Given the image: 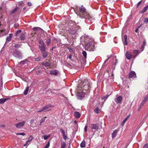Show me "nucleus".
<instances>
[{
  "label": "nucleus",
  "instance_id": "obj_3",
  "mask_svg": "<svg viewBox=\"0 0 148 148\" xmlns=\"http://www.w3.org/2000/svg\"><path fill=\"white\" fill-rule=\"evenodd\" d=\"M81 17L82 18L87 19L89 20L90 21H91V22H92V18L90 16L88 12H85L84 14H82Z\"/></svg>",
  "mask_w": 148,
  "mask_h": 148
},
{
  "label": "nucleus",
  "instance_id": "obj_41",
  "mask_svg": "<svg viewBox=\"0 0 148 148\" xmlns=\"http://www.w3.org/2000/svg\"><path fill=\"white\" fill-rule=\"evenodd\" d=\"M50 136V135H45L44 136V139L45 140H46Z\"/></svg>",
  "mask_w": 148,
  "mask_h": 148
},
{
  "label": "nucleus",
  "instance_id": "obj_11",
  "mask_svg": "<svg viewBox=\"0 0 148 148\" xmlns=\"http://www.w3.org/2000/svg\"><path fill=\"white\" fill-rule=\"evenodd\" d=\"M51 107V106L50 105H47L45 106L42 108V109L43 111L45 112L51 110V109L46 110L47 109Z\"/></svg>",
  "mask_w": 148,
  "mask_h": 148
},
{
  "label": "nucleus",
  "instance_id": "obj_36",
  "mask_svg": "<svg viewBox=\"0 0 148 148\" xmlns=\"http://www.w3.org/2000/svg\"><path fill=\"white\" fill-rule=\"evenodd\" d=\"M33 137L31 136H29V138H28V140H27V141L28 142H30L33 139Z\"/></svg>",
  "mask_w": 148,
  "mask_h": 148
},
{
  "label": "nucleus",
  "instance_id": "obj_59",
  "mask_svg": "<svg viewBox=\"0 0 148 148\" xmlns=\"http://www.w3.org/2000/svg\"><path fill=\"white\" fill-rule=\"evenodd\" d=\"M130 116V114H129V115H128L127 117H126L125 118V119H126V120H127V119L129 118Z\"/></svg>",
  "mask_w": 148,
  "mask_h": 148
},
{
  "label": "nucleus",
  "instance_id": "obj_5",
  "mask_svg": "<svg viewBox=\"0 0 148 148\" xmlns=\"http://www.w3.org/2000/svg\"><path fill=\"white\" fill-rule=\"evenodd\" d=\"M39 47L41 51L45 50L44 42L42 39H41L40 40Z\"/></svg>",
  "mask_w": 148,
  "mask_h": 148
},
{
  "label": "nucleus",
  "instance_id": "obj_25",
  "mask_svg": "<svg viewBox=\"0 0 148 148\" xmlns=\"http://www.w3.org/2000/svg\"><path fill=\"white\" fill-rule=\"evenodd\" d=\"M148 101V94L145 95L142 101L145 103Z\"/></svg>",
  "mask_w": 148,
  "mask_h": 148
},
{
  "label": "nucleus",
  "instance_id": "obj_37",
  "mask_svg": "<svg viewBox=\"0 0 148 148\" xmlns=\"http://www.w3.org/2000/svg\"><path fill=\"white\" fill-rule=\"evenodd\" d=\"M18 9V7H16L12 11L11 13L13 14L15 12L17 11Z\"/></svg>",
  "mask_w": 148,
  "mask_h": 148
},
{
  "label": "nucleus",
  "instance_id": "obj_15",
  "mask_svg": "<svg viewBox=\"0 0 148 148\" xmlns=\"http://www.w3.org/2000/svg\"><path fill=\"white\" fill-rule=\"evenodd\" d=\"M79 11L82 13H85L86 10V8L83 5H82L81 7L79 8Z\"/></svg>",
  "mask_w": 148,
  "mask_h": 148
},
{
  "label": "nucleus",
  "instance_id": "obj_24",
  "mask_svg": "<svg viewBox=\"0 0 148 148\" xmlns=\"http://www.w3.org/2000/svg\"><path fill=\"white\" fill-rule=\"evenodd\" d=\"M148 9V5L146 6L141 11L140 13H144Z\"/></svg>",
  "mask_w": 148,
  "mask_h": 148
},
{
  "label": "nucleus",
  "instance_id": "obj_10",
  "mask_svg": "<svg viewBox=\"0 0 148 148\" xmlns=\"http://www.w3.org/2000/svg\"><path fill=\"white\" fill-rule=\"evenodd\" d=\"M60 131L62 133L63 138L64 140H66L67 138V136L65 134V132L64 131L62 128L60 129Z\"/></svg>",
  "mask_w": 148,
  "mask_h": 148
},
{
  "label": "nucleus",
  "instance_id": "obj_45",
  "mask_svg": "<svg viewBox=\"0 0 148 148\" xmlns=\"http://www.w3.org/2000/svg\"><path fill=\"white\" fill-rule=\"evenodd\" d=\"M50 146V143L49 142L47 144L46 146L44 148H48Z\"/></svg>",
  "mask_w": 148,
  "mask_h": 148
},
{
  "label": "nucleus",
  "instance_id": "obj_23",
  "mask_svg": "<svg viewBox=\"0 0 148 148\" xmlns=\"http://www.w3.org/2000/svg\"><path fill=\"white\" fill-rule=\"evenodd\" d=\"M146 43V40L145 39H144V41H143V44L141 48V50H142V51H143L144 49L145 48V45Z\"/></svg>",
  "mask_w": 148,
  "mask_h": 148
},
{
  "label": "nucleus",
  "instance_id": "obj_50",
  "mask_svg": "<svg viewBox=\"0 0 148 148\" xmlns=\"http://www.w3.org/2000/svg\"><path fill=\"white\" fill-rule=\"evenodd\" d=\"M143 148H148V144H145L143 147Z\"/></svg>",
  "mask_w": 148,
  "mask_h": 148
},
{
  "label": "nucleus",
  "instance_id": "obj_2",
  "mask_svg": "<svg viewBox=\"0 0 148 148\" xmlns=\"http://www.w3.org/2000/svg\"><path fill=\"white\" fill-rule=\"evenodd\" d=\"M123 97L121 95L118 96V95H116V97L114 99L115 103L117 104H121L123 101Z\"/></svg>",
  "mask_w": 148,
  "mask_h": 148
},
{
  "label": "nucleus",
  "instance_id": "obj_32",
  "mask_svg": "<svg viewBox=\"0 0 148 148\" xmlns=\"http://www.w3.org/2000/svg\"><path fill=\"white\" fill-rule=\"evenodd\" d=\"M28 62V61L27 59H26L24 60H23L21 61L20 62V63L21 64H24L26 63H27Z\"/></svg>",
  "mask_w": 148,
  "mask_h": 148
},
{
  "label": "nucleus",
  "instance_id": "obj_54",
  "mask_svg": "<svg viewBox=\"0 0 148 148\" xmlns=\"http://www.w3.org/2000/svg\"><path fill=\"white\" fill-rule=\"evenodd\" d=\"M40 59H41V58L39 57V58H38L35 59V60L36 61H38L40 60Z\"/></svg>",
  "mask_w": 148,
  "mask_h": 148
},
{
  "label": "nucleus",
  "instance_id": "obj_49",
  "mask_svg": "<svg viewBox=\"0 0 148 148\" xmlns=\"http://www.w3.org/2000/svg\"><path fill=\"white\" fill-rule=\"evenodd\" d=\"M19 26V25L18 23H15L14 24V27L15 28H17Z\"/></svg>",
  "mask_w": 148,
  "mask_h": 148
},
{
  "label": "nucleus",
  "instance_id": "obj_56",
  "mask_svg": "<svg viewBox=\"0 0 148 148\" xmlns=\"http://www.w3.org/2000/svg\"><path fill=\"white\" fill-rule=\"evenodd\" d=\"M109 58H107L105 61L104 62V64H106V63L109 60Z\"/></svg>",
  "mask_w": 148,
  "mask_h": 148
},
{
  "label": "nucleus",
  "instance_id": "obj_48",
  "mask_svg": "<svg viewBox=\"0 0 148 148\" xmlns=\"http://www.w3.org/2000/svg\"><path fill=\"white\" fill-rule=\"evenodd\" d=\"M142 3L141 1H140L138 3L137 5V7L138 8V7L141 4V3Z\"/></svg>",
  "mask_w": 148,
  "mask_h": 148
},
{
  "label": "nucleus",
  "instance_id": "obj_4",
  "mask_svg": "<svg viewBox=\"0 0 148 148\" xmlns=\"http://www.w3.org/2000/svg\"><path fill=\"white\" fill-rule=\"evenodd\" d=\"M13 55L14 56L17 58L21 59L22 55L21 52L18 50H15L14 52Z\"/></svg>",
  "mask_w": 148,
  "mask_h": 148
},
{
  "label": "nucleus",
  "instance_id": "obj_58",
  "mask_svg": "<svg viewBox=\"0 0 148 148\" xmlns=\"http://www.w3.org/2000/svg\"><path fill=\"white\" fill-rule=\"evenodd\" d=\"M43 111V110L42 109V108L41 109H40V110H38L37 112H42Z\"/></svg>",
  "mask_w": 148,
  "mask_h": 148
},
{
  "label": "nucleus",
  "instance_id": "obj_1",
  "mask_svg": "<svg viewBox=\"0 0 148 148\" xmlns=\"http://www.w3.org/2000/svg\"><path fill=\"white\" fill-rule=\"evenodd\" d=\"M79 86V89L81 90L82 92L78 93L77 96L78 99L81 100L84 97L86 93L89 92L91 86L89 81L87 79H85Z\"/></svg>",
  "mask_w": 148,
  "mask_h": 148
},
{
  "label": "nucleus",
  "instance_id": "obj_34",
  "mask_svg": "<svg viewBox=\"0 0 148 148\" xmlns=\"http://www.w3.org/2000/svg\"><path fill=\"white\" fill-rule=\"evenodd\" d=\"M66 146V143L65 142H63L61 143V148H64Z\"/></svg>",
  "mask_w": 148,
  "mask_h": 148
},
{
  "label": "nucleus",
  "instance_id": "obj_27",
  "mask_svg": "<svg viewBox=\"0 0 148 148\" xmlns=\"http://www.w3.org/2000/svg\"><path fill=\"white\" fill-rule=\"evenodd\" d=\"M8 99V98L1 99H0V104L4 103Z\"/></svg>",
  "mask_w": 148,
  "mask_h": 148
},
{
  "label": "nucleus",
  "instance_id": "obj_60",
  "mask_svg": "<svg viewBox=\"0 0 148 148\" xmlns=\"http://www.w3.org/2000/svg\"><path fill=\"white\" fill-rule=\"evenodd\" d=\"M84 130L85 132L87 131V126H86L84 128Z\"/></svg>",
  "mask_w": 148,
  "mask_h": 148
},
{
  "label": "nucleus",
  "instance_id": "obj_16",
  "mask_svg": "<svg viewBox=\"0 0 148 148\" xmlns=\"http://www.w3.org/2000/svg\"><path fill=\"white\" fill-rule=\"evenodd\" d=\"M42 64L45 67H49L51 66V63L49 61L48 62L42 63Z\"/></svg>",
  "mask_w": 148,
  "mask_h": 148
},
{
  "label": "nucleus",
  "instance_id": "obj_9",
  "mask_svg": "<svg viewBox=\"0 0 148 148\" xmlns=\"http://www.w3.org/2000/svg\"><path fill=\"white\" fill-rule=\"evenodd\" d=\"M122 41L124 45H128L127 42V36L126 35H125L122 38Z\"/></svg>",
  "mask_w": 148,
  "mask_h": 148
},
{
  "label": "nucleus",
  "instance_id": "obj_51",
  "mask_svg": "<svg viewBox=\"0 0 148 148\" xmlns=\"http://www.w3.org/2000/svg\"><path fill=\"white\" fill-rule=\"evenodd\" d=\"M68 49L70 52H73V50L72 49L68 47Z\"/></svg>",
  "mask_w": 148,
  "mask_h": 148
},
{
  "label": "nucleus",
  "instance_id": "obj_22",
  "mask_svg": "<svg viewBox=\"0 0 148 148\" xmlns=\"http://www.w3.org/2000/svg\"><path fill=\"white\" fill-rule=\"evenodd\" d=\"M139 52V50H134L133 51V53L134 55V57L133 58H135L137 56L138 54V52Z\"/></svg>",
  "mask_w": 148,
  "mask_h": 148
},
{
  "label": "nucleus",
  "instance_id": "obj_35",
  "mask_svg": "<svg viewBox=\"0 0 148 148\" xmlns=\"http://www.w3.org/2000/svg\"><path fill=\"white\" fill-rule=\"evenodd\" d=\"M51 39L50 38L48 39L46 41L47 45L48 46L51 42Z\"/></svg>",
  "mask_w": 148,
  "mask_h": 148
},
{
  "label": "nucleus",
  "instance_id": "obj_39",
  "mask_svg": "<svg viewBox=\"0 0 148 148\" xmlns=\"http://www.w3.org/2000/svg\"><path fill=\"white\" fill-rule=\"evenodd\" d=\"M34 31H39L41 29L39 27H34L33 28Z\"/></svg>",
  "mask_w": 148,
  "mask_h": 148
},
{
  "label": "nucleus",
  "instance_id": "obj_12",
  "mask_svg": "<svg viewBox=\"0 0 148 148\" xmlns=\"http://www.w3.org/2000/svg\"><path fill=\"white\" fill-rule=\"evenodd\" d=\"M49 73L51 75H56L58 74V71L56 70H51L50 71Z\"/></svg>",
  "mask_w": 148,
  "mask_h": 148
},
{
  "label": "nucleus",
  "instance_id": "obj_20",
  "mask_svg": "<svg viewBox=\"0 0 148 148\" xmlns=\"http://www.w3.org/2000/svg\"><path fill=\"white\" fill-rule=\"evenodd\" d=\"M19 38L21 40H24L25 39V33H21L19 36Z\"/></svg>",
  "mask_w": 148,
  "mask_h": 148
},
{
  "label": "nucleus",
  "instance_id": "obj_29",
  "mask_svg": "<svg viewBox=\"0 0 148 148\" xmlns=\"http://www.w3.org/2000/svg\"><path fill=\"white\" fill-rule=\"evenodd\" d=\"M99 127L98 124H93V129L97 130L99 129Z\"/></svg>",
  "mask_w": 148,
  "mask_h": 148
},
{
  "label": "nucleus",
  "instance_id": "obj_26",
  "mask_svg": "<svg viewBox=\"0 0 148 148\" xmlns=\"http://www.w3.org/2000/svg\"><path fill=\"white\" fill-rule=\"evenodd\" d=\"M86 145V143L84 140H83L80 144V146L81 148L85 147Z\"/></svg>",
  "mask_w": 148,
  "mask_h": 148
},
{
  "label": "nucleus",
  "instance_id": "obj_14",
  "mask_svg": "<svg viewBox=\"0 0 148 148\" xmlns=\"http://www.w3.org/2000/svg\"><path fill=\"white\" fill-rule=\"evenodd\" d=\"M99 106V104L97 105L95 107V109L94 110V112L97 114H99L100 113V110L99 108H98V106Z\"/></svg>",
  "mask_w": 148,
  "mask_h": 148
},
{
  "label": "nucleus",
  "instance_id": "obj_31",
  "mask_svg": "<svg viewBox=\"0 0 148 148\" xmlns=\"http://www.w3.org/2000/svg\"><path fill=\"white\" fill-rule=\"evenodd\" d=\"M29 89V87H27L25 89V90L24 92V95H26L27 94L28 92V91Z\"/></svg>",
  "mask_w": 148,
  "mask_h": 148
},
{
  "label": "nucleus",
  "instance_id": "obj_17",
  "mask_svg": "<svg viewBox=\"0 0 148 148\" xmlns=\"http://www.w3.org/2000/svg\"><path fill=\"white\" fill-rule=\"evenodd\" d=\"M74 115L75 117L77 119H78L81 116L80 114L77 112H75Z\"/></svg>",
  "mask_w": 148,
  "mask_h": 148
},
{
  "label": "nucleus",
  "instance_id": "obj_42",
  "mask_svg": "<svg viewBox=\"0 0 148 148\" xmlns=\"http://www.w3.org/2000/svg\"><path fill=\"white\" fill-rule=\"evenodd\" d=\"M21 45L15 44L14 47L16 48H19L21 47Z\"/></svg>",
  "mask_w": 148,
  "mask_h": 148
},
{
  "label": "nucleus",
  "instance_id": "obj_55",
  "mask_svg": "<svg viewBox=\"0 0 148 148\" xmlns=\"http://www.w3.org/2000/svg\"><path fill=\"white\" fill-rule=\"evenodd\" d=\"M28 143H29V142H28L27 141L26 142V143L24 144V146H26L28 144Z\"/></svg>",
  "mask_w": 148,
  "mask_h": 148
},
{
  "label": "nucleus",
  "instance_id": "obj_38",
  "mask_svg": "<svg viewBox=\"0 0 148 148\" xmlns=\"http://www.w3.org/2000/svg\"><path fill=\"white\" fill-rule=\"evenodd\" d=\"M82 54L84 56V57L85 58H86V55H87V53L85 51H84L82 52Z\"/></svg>",
  "mask_w": 148,
  "mask_h": 148
},
{
  "label": "nucleus",
  "instance_id": "obj_47",
  "mask_svg": "<svg viewBox=\"0 0 148 148\" xmlns=\"http://www.w3.org/2000/svg\"><path fill=\"white\" fill-rule=\"evenodd\" d=\"M25 134L24 133H18L16 134V135H21L23 136L25 135Z\"/></svg>",
  "mask_w": 148,
  "mask_h": 148
},
{
  "label": "nucleus",
  "instance_id": "obj_63",
  "mask_svg": "<svg viewBox=\"0 0 148 148\" xmlns=\"http://www.w3.org/2000/svg\"><path fill=\"white\" fill-rule=\"evenodd\" d=\"M34 120H33V119H32L30 121V123H31V124H32V123L33 122H34Z\"/></svg>",
  "mask_w": 148,
  "mask_h": 148
},
{
  "label": "nucleus",
  "instance_id": "obj_33",
  "mask_svg": "<svg viewBox=\"0 0 148 148\" xmlns=\"http://www.w3.org/2000/svg\"><path fill=\"white\" fill-rule=\"evenodd\" d=\"M46 117H44L41 119L40 121V125H41L42 123L44 122L45 120V119L46 118Z\"/></svg>",
  "mask_w": 148,
  "mask_h": 148
},
{
  "label": "nucleus",
  "instance_id": "obj_18",
  "mask_svg": "<svg viewBox=\"0 0 148 148\" xmlns=\"http://www.w3.org/2000/svg\"><path fill=\"white\" fill-rule=\"evenodd\" d=\"M2 25L0 23V32L1 33H3L4 35H6L8 34V32H5L4 29H2Z\"/></svg>",
  "mask_w": 148,
  "mask_h": 148
},
{
  "label": "nucleus",
  "instance_id": "obj_28",
  "mask_svg": "<svg viewBox=\"0 0 148 148\" xmlns=\"http://www.w3.org/2000/svg\"><path fill=\"white\" fill-rule=\"evenodd\" d=\"M69 32L72 34H74L76 33L77 31L73 29H71L69 30Z\"/></svg>",
  "mask_w": 148,
  "mask_h": 148
},
{
  "label": "nucleus",
  "instance_id": "obj_57",
  "mask_svg": "<svg viewBox=\"0 0 148 148\" xmlns=\"http://www.w3.org/2000/svg\"><path fill=\"white\" fill-rule=\"evenodd\" d=\"M5 126L4 125H0V127H1L3 128H4L5 127Z\"/></svg>",
  "mask_w": 148,
  "mask_h": 148
},
{
  "label": "nucleus",
  "instance_id": "obj_13",
  "mask_svg": "<svg viewBox=\"0 0 148 148\" xmlns=\"http://www.w3.org/2000/svg\"><path fill=\"white\" fill-rule=\"evenodd\" d=\"M41 51L43 58L45 59L47 56V52L45 51V50L42 51Z\"/></svg>",
  "mask_w": 148,
  "mask_h": 148
},
{
  "label": "nucleus",
  "instance_id": "obj_64",
  "mask_svg": "<svg viewBox=\"0 0 148 148\" xmlns=\"http://www.w3.org/2000/svg\"><path fill=\"white\" fill-rule=\"evenodd\" d=\"M24 4V3L23 2H21L20 4L19 5H22Z\"/></svg>",
  "mask_w": 148,
  "mask_h": 148
},
{
  "label": "nucleus",
  "instance_id": "obj_61",
  "mask_svg": "<svg viewBox=\"0 0 148 148\" xmlns=\"http://www.w3.org/2000/svg\"><path fill=\"white\" fill-rule=\"evenodd\" d=\"M69 58L70 59V60H71V58H72V55L71 54H70L69 57Z\"/></svg>",
  "mask_w": 148,
  "mask_h": 148
},
{
  "label": "nucleus",
  "instance_id": "obj_21",
  "mask_svg": "<svg viewBox=\"0 0 148 148\" xmlns=\"http://www.w3.org/2000/svg\"><path fill=\"white\" fill-rule=\"evenodd\" d=\"M13 34H10L7 37L6 39V42H9L11 40Z\"/></svg>",
  "mask_w": 148,
  "mask_h": 148
},
{
  "label": "nucleus",
  "instance_id": "obj_7",
  "mask_svg": "<svg viewBox=\"0 0 148 148\" xmlns=\"http://www.w3.org/2000/svg\"><path fill=\"white\" fill-rule=\"evenodd\" d=\"M136 77V75L135 72L134 71H132L130 72L128 76L129 78H134Z\"/></svg>",
  "mask_w": 148,
  "mask_h": 148
},
{
  "label": "nucleus",
  "instance_id": "obj_19",
  "mask_svg": "<svg viewBox=\"0 0 148 148\" xmlns=\"http://www.w3.org/2000/svg\"><path fill=\"white\" fill-rule=\"evenodd\" d=\"M118 131V130H115L114 131L112 134V138H114L116 136Z\"/></svg>",
  "mask_w": 148,
  "mask_h": 148
},
{
  "label": "nucleus",
  "instance_id": "obj_46",
  "mask_svg": "<svg viewBox=\"0 0 148 148\" xmlns=\"http://www.w3.org/2000/svg\"><path fill=\"white\" fill-rule=\"evenodd\" d=\"M21 30H19L17 31L15 33V35L16 36H17L18 34V33H20L21 32Z\"/></svg>",
  "mask_w": 148,
  "mask_h": 148
},
{
  "label": "nucleus",
  "instance_id": "obj_44",
  "mask_svg": "<svg viewBox=\"0 0 148 148\" xmlns=\"http://www.w3.org/2000/svg\"><path fill=\"white\" fill-rule=\"evenodd\" d=\"M144 22L146 23H147L148 22V18H145L144 20Z\"/></svg>",
  "mask_w": 148,
  "mask_h": 148
},
{
  "label": "nucleus",
  "instance_id": "obj_30",
  "mask_svg": "<svg viewBox=\"0 0 148 148\" xmlns=\"http://www.w3.org/2000/svg\"><path fill=\"white\" fill-rule=\"evenodd\" d=\"M109 96V95H106L102 97V99L106 100L108 99Z\"/></svg>",
  "mask_w": 148,
  "mask_h": 148
},
{
  "label": "nucleus",
  "instance_id": "obj_8",
  "mask_svg": "<svg viewBox=\"0 0 148 148\" xmlns=\"http://www.w3.org/2000/svg\"><path fill=\"white\" fill-rule=\"evenodd\" d=\"M125 56L126 58L128 60H130L132 58V55L131 53L129 51H127Z\"/></svg>",
  "mask_w": 148,
  "mask_h": 148
},
{
  "label": "nucleus",
  "instance_id": "obj_6",
  "mask_svg": "<svg viewBox=\"0 0 148 148\" xmlns=\"http://www.w3.org/2000/svg\"><path fill=\"white\" fill-rule=\"evenodd\" d=\"M25 123V121H24L19 122L16 124L15 126L17 128H21L24 126Z\"/></svg>",
  "mask_w": 148,
  "mask_h": 148
},
{
  "label": "nucleus",
  "instance_id": "obj_62",
  "mask_svg": "<svg viewBox=\"0 0 148 148\" xmlns=\"http://www.w3.org/2000/svg\"><path fill=\"white\" fill-rule=\"evenodd\" d=\"M98 91H97V93L96 94V95H94V97L96 96L97 97V96H98Z\"/></svg>",
  "mask_w": 148,
  "mask_h": 148
},
{
  "label": "nucleus",
  "instance_id": "obj_53",
  "mask_svg": "<svg viewBox=\"0 0 148 148\" xmlns=\"http://www.w3.org/2000/svg\"><path fill=\"white\" fill-rule=\"evenodd\" d=\"M27 5H28L29 6H31L32 5V3L29 2H28V3H27Z\"/></svg>",
  "mask_w": 148,
  "mask_h": 148
},
{
  "label": "nucleus",
  "instance_id": "obj_52",
  "mask_svg": "<svg viewBox=\"0 0 148 148\" xmlns=\"http://www.w3.org/2000/svg\"><path fill=\"white\" fill-rule=\"evenodd\" d=\"M140 26H138L137 27V28L136 29V30L135 31V32L136 33H137L138 32V29H139V28L140 27Z\"/></svg>",
  "mask_w": 148,
  "mask_h": 148
},
{
  "label": "nucleus",
  "instance_id": "obj_40",
  "mask_svg": "<svg viewBox=\"0 0 148 148\" xmlns=\"http://www.w3.org/2000/svg\"><path fill=\"white\" fill-rule=\"evenodd\" d=\"M145 104V103H144L142 101L141 103H140V104L139 107V108H141L143 106V105Z\"/></svg>",
  "mask_w": 148,
  "mask_h": 148
},
{
  "label": "nucleus",
  "instance_id": "obj_43",
  "mask_svg": "<svg viewBox=\"0 0 148 148\" xmlns=\"http://www.w3.org/2000/svg\"><path fill=\"white\" fill-rule=\"evenodd\" d=\"M127 120H126V119H125L121 123V125L122 126H123Z\"/></svg>",
  "mask_w": 148,
  "mask_h": 148
}]
</instances>
